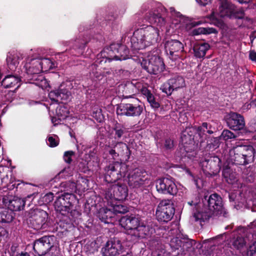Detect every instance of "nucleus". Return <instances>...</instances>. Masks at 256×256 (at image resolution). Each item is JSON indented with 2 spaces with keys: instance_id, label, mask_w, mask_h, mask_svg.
<instances>
[{
  "instance_id": "1",
  "label": "nucleus",
  "mask_w": 256,
  "mask_h": 256,
  "mask_svg": "<svg viewBox=\"0 0 256 256\" xmlns=\"http://www.w3.org/2000/svg\"><path fill=\"white\" fill-rule=\"evenodd\" d=\"M222 215L226 216L222 197L216 193L207 194L202 198V208L194 213L196 222L200 223L208 220L210 218Z\"/></svg>"
},
{
  "instance_id": "2",
  "label": "nucleus",
  "mask_w": 256,
  "mask_h": 256,
  "mask_svg": "<svg viewBox=\"0 0 256 256\" xmlns=\"http://www.w3.org/2000/svg\"><path fill=\"white\" fill-rule=\"evenodd\" d=\"M120 224L133 240L146 238L155 232L150 224H144L138 215H126L120 218Z\"/></svg>"
},
{
  "instance_id": "3",
  "label": "nucleus",
  "mask_w": 256,
  "mask_h": 256,
  "mask_svg": "<svg viewBox=\"0 0 256 256\" xmlns=\"http://www.w3.org/2000/svg\"><path fill=\"white\" fill-rule=\"evenodd\" d=\"M129 45L122 44H112L105 48L100 53L99 58L104 57L109 62L112 60H123L129 58L131 55L128 49Z\"/></svg>"
},
{
  "instance_id": "4",
  "label": "nucleus",
  "mask_w": 256,
  "mask_h": 256,
  "mask_svg": "<svg viewBox=\"0 0 256 256\" xmlns=\"http://www.w3.org/2000/svg\"><path fill=\"white\" fill-rule=\"evenodd\" d=\"M130 170V166L125 162H112L104 168V180L108 183L116 182L124 178Z\"/></svg>"
},
{
  "instance_id": "5",
  "label": "nucleus",
  "mask_w": 256,
  "mask_h": 256,
  "mask_svg": "<svg viewBox=\"0 0 256 256\" xmlns=\"http://www.w3.org/2000/svg\"><path fill=\"white\" fill-rule=\"evenodd\" d=\"M143 112V106L138 98H133L127 102H121L117 106L118 116L138 117Z\"/></svg>"
},
{
  "instance_id": "6",
  "label": "nucleus",
  "mask_w": 256,
  "mask_h": 256,
  "mask_svg": "<svg viewBox=\"0 0 256 256\" xmlns=\"http://www.w3.org/2000/svg\"><path fill=\"white\" fill-rule=\"evenodd\" d=\"M26 216L31 227L34 230H44L48 226V214L44 210L39 208H32L26 212Z\"/></svg>"
},
{
  "instance_id": "7",
  "label": "nucleus",
  "mask_w": 256,
  "mask_h": 256,
  "mask_svg": "<svg viewBox=\"0 0 256 256\" xmlns=\"http://www.w3.org/2000/svg\"><path fill=\"white\" fill-rule=\"evenodd\" d=\"M78 200L74 194L64 192L56 197L54 203L56 210L62 215L66 216Z\"/></svg>"
},
{
  "instance_id": "8",
  "label": "nucleus",
  "mask_w": 256,
  "mask_h": 256,
  "mask_svg": "<svg viewBox=\"0 0 256 256\" xmlns=\"http://www.w3.org/2000/svg\"><path fill=\"white\" fill-rule=\"evenodd\" d=\"M175 213V208L170 200L165 199L160 201L156 210V218L160 222L165 224L170 222Z\"/></svg>"
},
{
  "instance_id": "9",
  "label": "nucleus",
  "mask_w": 256,
  "mask_h": 256,
  "mask_svg": "<svg viewBox=\"0 0 256 256\" xmlns=\"http://www.w3.org/2000/svg\"><path fill=\"white\" fill-rule=\"evenodd\" d=\"M141 66L143 69L150 74H158L165 69L162 58L157 54L151 55L148 54L147 58L142 60Z\"/></svg>"
},
{
  "instance_id": "10",
  "label": "nucleus",
  "mask_w": 256,
  "mask_h": 256,
  "mask_svg": "<svg viewBox=\"0 0 256 256\" xmlns=\"http://www.w3.org/2000/svg\"><path fill=\"white\" fill-rule=\"evenodd\" d=\"M219 14L221 18L242 19L244 12L242 8H238L228 0H219Z\"/></svg>"
},
{
  "instance_id": "11",
  "label": "nucleus",
  "mask_w": 256,
  "mask_h": 256,
  "mask_svg": "<svg viewBox=\"0 0 256 256\" xmlns=\"http://www.w3.org/2000/svg\"><path fill=\"white\" fill-rule=\"evenodd\" d=\"M200 165L205 175L208 177H212L220 172L222 162L218 156H211L202 160Z\"/></svg>"
},
{
  "instance_id": "12",
  "label": "nucleus",
  "mask_w": 256,
  "mask_h": 256,
  "mask_svg": "<svg viewBox=\"0 0 256 256\" xmlns=\"http://www.w3.org/2000/svg\"><path fill=\"white\" fill-rule=\"evenodd\" d=\"M156 184V190L160 194L174 196L178 192L174 179L170 176L158 178Z\"/></svg>"
},
{
  "instance_id": "13",
  "label": "nucleus",
  "mask_w": 256,
  "mask_h": 256,
  "mask_svg": "<svg viewBox=\"0 0 256 256\" xmlns=\"http://www.w3.org/2000/svg\"><path fill=\"white\" fill-rule=\"evenodd\" d=\"M166 13V10L165 8L162 6H159L146 13V19L150 24L162 28L165 26L166 23L165 18Z\"/></svg>"
},
{
  "instance_id": "14",
  "label": "nucleus",
  "mask_w": 256,
  "mask_h": 256,
  "mask_svg": "<svg viewBox=\"0 0 256 256\" xmlns=\"http://www.w3.org/2000/svg\"><path fill=\"white\" fill-rule=\"evenodd\" d=\"M146 172L140 168H135L132 171L128 172V184L132 188L142 189L144 187L145 181L147 178H145Z\"/></svg>"
},
{
  "instance_id": "15",
  "label": "nucleus",
  "mask_w": 256,
  "mask_h": 256,
  "mask_svg": "<svg viewBox=\"0 0 256 256\" xmlns=\"http://www.w3.org/2000/svg\"><path fill=\"white\" fill-rule=\"evenodd\" d=\"M53 246V237L50 236H42L33 244V250L38 256L45 255Z\"/></svg>"
},
{
  "instance_id": "16",
  "label": "nucleus",
  "mask_w": 256,
  "mask_h": 256,
  "mask_svg": "<svg viewBox=\"0 0 256 256\" xmlns=\"http://www.w3.org/2000/svg\"><path fill=\"white\" fill-rule=\"evenodd\" d=\"M224 120L230 128L235 131L244 132L245 121L243 116L237 112H230L224 116Z\"/></svg>"
},
{
  "instance_id": "17",
  "label": "nucleus",
  "mask_w": 256,
  "mask_h": 256,
  "mask_svg": "<svg viewBox=\"0 0 256 256\" xmlns=\"http://www.w3.org/2000/svg\"><path fill=\"white\" fill-rule=\"evenodd\" d=\"M122 248L120 239L118 237L111 238L101 249L102 256H116L120 254Z\"/></svg>"
},
{
  "instance_id": "18",
  "label": "nucleus",
  "mask_w": 256,
  "mask_h": 256,
  "mask_svg": "<svg viewBox=\"0 0 256 256\" xmlns=\"http://www.w3.org/2000/svg\"><path fill=\"white\" fill-rule=\"evenodd\" d=\"M128 196V188L124 183L118 182L113 184L109 189L106 197L116 201H122Z\"/></svg>"
},
{
  "instance_id": "19",
  "label": "nucleus",
  "mask_w": 256,
  "mask_h": 256,
  "mask_svg": "<svg viewBox=\"0 0 256 256\" xmlns=\"http://www.w3.org/2000/svg\"><path fill=\"white\" fill-rule=\"evenodd\" d=\"M99 54H97L95 62L90 67V74L97 80H100L103 78L111 74V71L105 68H99L98 65L105 64L107 60L104 57L99 58Z\"/></svg>"
},
{
  "instance_id": "20",
  "label": "nucleus",
  "mask_w": 256,
  "mask_h": 256,
  "mask_svg": "<svg viewBox=\"0 0 256 256\" xmlns=\"http://www.w3.org/2000/svg\"><path fill=\"white\" fill-rule=\"evenodd\" d=\"M143 33L140 28L136 30L132 37L127 38V44L131 48L132 50H142L148 47Z\"/></svg>"
},
{
  "instance_id": "21",
  "label": "nucleus",
  "mask_w": 256,
  "mask_h": 256,
  "mask_svg": "<svg viewBox=\"0 0 256 256\" xmlns=\"http://www.w3.org/2000/svg\"><path fill=\"white\" fill-rule=\"evenodd\" d=\"M164 48L166 53L170 56L176 57L180 56L184 52V46L179 40L175 39H168L164 42Z\"/></svg>"
},
{
  "instance_id": "22",
  "label": "nucleus",
  "mask_w": 256,
  "mask_h": 256,
  "mask_svg": "<svg viewBox=\"0 0 256 256\" xmlns=\"http://www.w3.org/2000/svg\"><path fill=\"white\" fill-rule=\"evenodd\" d=\"M26 70L28 80H42V76L38 75L42 72V68L37 59L32 60L30 64H27L26 66Z\"/></svg>"
},
{
  "instance_id": "23",
  "label": "nucleus",
  "mask_w": 256,
  "mask_h": 256,
  "mask_svg": "<svg viewBox=\"0 0 256 256\" xmlns=\"http://www.w3.org/2000/svg\"><path fill=\"white\" fill-rule=\"evenodd\" d=\"M140 29L148 46L156 44L160 40V30L157 28L148 26Z\"/></svg>"
},
{
  "instance_id": "24",
  "label": "nucleus",
  "mask_w": 256,
  "mask_h": 256,
  "mask_svg": "<svg viewBox=\"0 0 256 256\" xmlns=\"http://www.w3.org/2000/svg\"><path fill=\"white\" fill-rule=\"evenodd\" d=\"M185 85L184 78L180 76H176L170 78L164 84L163 92L168 95H170L174 90L182 88Z\"/></svg>"
},
{
  "instance_id": "25",
  "label": "nucleus",
  "mask_w": 256,
  "mask_h": 256,
  "mask_svg": "<svg viewBox=\"0 0 256 256\" xmlns=\"http://www.w3.org/2000/svg\"><path fill=\"white\" fill-rule=\"evenodd\" d=\"M70 92L66 88H62L51 90L48 94L50 100L56 104L66 103L69 99Z\"/></svg>"
},
{
  "instance_id": "26",
  "label": "nucleus",
  "mask_w": 256,
  "mask_h": 256,
  "mask_svg": "<svg viewBox=\"0 0 256 256\" xmlns=\"http://www.w3.org/2000/svg\"><path fill=\"white\" fill-rule=\"evenodd\" d=\"M198 130L200 142L206 139L208 135L215 134L217 132V128L208 122H204L200 126H198Z\"/></svg>"
},
{
  "instance_id": "27",
  "label": "nucleus",
  "mask_w": 256,
  "mask_h": 256,
  "mask_svg": "<svg viewBox=\"0 0 256 256\" xmlns=\"http://www.w3.org/2000/svg\"><path fill=\"white\" fill-rule=\"evenodd\" d=\"M114 148L116 150L123 160L128 162L132 154V151L130 148L124 142L122 141H116L114 142Z\"/></svg>"
},
{
  "instance_id": "28",
  "label": "nucleus",
  "mask_w": 256,
  "mask_h": 256,
  "mask_svg": "<svg viewBox=\"0 0 256 256\" xmlns=\"http://www.w3.org/2000/svg\"><path fill=\"white\" fill-rule=\"evenodd\" d=\"M6 199L4 198V202L8 205V208L12 212L20 211L24 208L25 206V201L24 199L14 197L12 199H9L8 202H6Z\"/></svg>"
},
{
  "instance_id": "29",
  "label": "nucleus",
  "mask_w": 256,
  "mask_h": 256,
  "mask_svg": "<svg viewBox=\"0 0 256 256\" xmlns=\"http://www.w3.org/2000/svg\"><path fill=\"white\" fill-rule=\"evenodd\" d=\"M96 216L101 222L110 224L112 222L114 214L111 208L102 207L98 210Z\"/></svg>"
},
{
  "instance_id": "30",
  "label": "nucleus",
  "mask_w": 256,
  "mask_h": 256,
  "mask_svg": "<svg viewBox=\"0 0 256 256\" xmlns=\"http://www.w3.org/2000/svg\"><path fill=\"white\" fill-rule=\"evenodd\" d=\"M21 80L18 76L12 74H8L4 77L0 82L2 86L4 88H10L16 86L17 90L21 84Z\"/></svg>"
},
{
  "instance_id": "31",
  "label": "nucleus",
  "mask_w": 256,
  "mask_h": 256,
  "mask_svg": "<svg viewBox=\"0 0 256 256\" xmlns=\"http://www.w3.org/2000/svg\"><path fill=\"white\" fill-rule=\"evenodd\" d=\"M242 154L244 155L246 163L247 164L252 163L254 160V157L256 156V150L254 146L251 145L238 146Z\"/></svg>"
},
{
  "instance_id": "32",
  "label": "nucleus",
  "mask_w": 256,
  "mask_h": 256,
  "mask_svg": "<svg viewBox=\"0 0 256 256\" xmlns=\"http://www.w3.org/2000/svg\"><path fill=\"white\" fill-rule=\"evenodd\" d=\"M114 132V139L119 141L126 138V134L128 132L127 128L125 126L118 122H116L112 127Z\"/></svg>"
},
{
  "instance_id": "33",
  "label": "nucleus",
  "mask_w": 256,
  "mask_h": 256,
  "mask_svg": "<svg viewBox=\"0 0 256 256\" xmlns=\"http://www.w3.org/2000/svg\"><path fill=\"white\" fill-rule=\"evenodd\" d=\"M210 45L206 42L196 44L194 46L193 51L194 56L196 58H204L206 52L210 49Z\"/></svg>"
},
{
  "instance_id": "34",
  "label": "nucleus",
  "mask_w": 256,
  "mask_h": 256,
  "mask_svg": "<svg viewBox=\"0 0 256 256\" xmlns=\"http://www.w3.org/2000/svg\"><path fill=\"white\" fill-rule=\"evenodd\" d=\"M14 216V212L10 211L8 208H0V222L9 224L13 220Z\"/></svg>"
},
{
  "instance_id": "35",
  "label": "nucleus",
  "mask_w": 256,
  "mask_h": 256,
  "mask_svg": "<svg viewBox=\"0 0 256 256\" xmlns=\"http://www.w3.org/2000/svg\"><path fill=\"white\" fill-rule=\"evenodd\" d=\"M242 151L240 150L238 146L234 147V156L232 160L234 161L233 162L236 165H246V160L244 155L242 154Z\"/></svg>"
},
{
  "instance_id": "36",
  "label": "nucleus",
  "mask_w": 256,
  "mask_h": 256,
  "mask_svg": "<svg viewBox=\"0 0 256 256\" xmlns=\"http://www.w3.org/2000/svg\"><path fill=\"white\" fill-rule=\"evenodd\" d=\"M222 175L225 180L229 184H233L236 180V174L228 164L224 166Z\"/></svg>"
},
{
  "instance_id": "37",
  "label": "nucleus",
  "mask_w": 256,
  "mask_h": 256,
  "mask_svg": "<svg viewBox=\"0 0 256 256\" xmlns=\"http://www.w3.org/2000/svg\"><path fill=\"white\" fill-rule=\"evenodd\" d=\"M111 207L114 216L118 214H125L128 211V208L121 201H116L115 203H112Z\"/></svg>"
},
{
  "instance_id": "38",
  "label": "nucleus",
  "mask_w": 256,
  "mask_h": 256,
  "mask_svg": "<svg viewBox=\"0 0 256 256\" xmlns=\"http://www.w3.org/2000/svg\"><path fill=\"white\" fill-rule=\"evenodd\" d=\"M94 153L91 150L88 154L84 155V160L82 159L81 162L78 163V166L80 170H82L83 172L89 170V164L92 158L94 156Z\"/></svg>"
},
{
  "instance_id": "39",
  "label": "nucleus",
  "mask_w": 256,
  "mask_h": 256,
  "mask_svg": "<svg viewBox=\"0 0 256 256\" xmlns=\"http://www.w3.org/2000/svg\"><path fill=\"white\" fill-rule=\"evenodd\" d=\"M60 186L62 188H64V192H70L73 194L74 192H77V188L76 182L72 181H66L64 182H62ZM61 191L62 190L61 189Z\"/></svg>"
},
{
  "instance_id": "40",
  "label": "nucleus",
  "mask_w": 256,
  "mask_h": 256,
  "mask_svg": "<svg viewBox=\"0 0 256 256\" xmlns=\"http://www.w3.org/2000/svg\"><path fill=\"white\" fill-rule=\"evenodd\" d=\"M192 34L194 36H198L199 34H206L208 35L212 34H216L218 33V30L214 28H203L200 27L198 28H194L192 30Z\"/></svg>"
},
{
  "instance_id": "41",
  "label": "nucleus",
  "mask_w": 256,
  "mask_h": 256,
  "mask_svg": "<svg viewBox=\"0 0 256 256\" xmlns=\"http://www.w3.org/2000/svg\"><path fill=\"white\" fill-rule=\"evenodd\" d=\"M92 40L87 41L85 40H80L78 39L76 41V43L74 46V49L76 50V54H74L77 56L82 55L84 52V50L86 45L88 43L90 42Z\"/></svg>"
},
{
  "instance_id": "42",
  "label": "nucleus",
  "mask_w": 256,
  "mask_h": 256,
  "mask_svg": "<svg viewBox=\"0 0 256 256\" xmlns=\"http://www.w3.org/2000/svg\"><path fill=\"white\" fill-rule=\"evenodd\" d=\"M89 180L85 176H79L76 180V188L78 192H84L88 188Z\"/></svg>"
},
{
  "instance_id": "43",
  "label": "nucleus",
  "mask_w": 256,
  "mask_h": 256,
  "mask_svg": "<svg viewBox=\"0 0 256 256\" xmlns=\"http://www.w3.org/2000/svg\"><path fill=\"white\" fill-rule=\"evenodd\" d=\"M20 58L16 54L10 55L6 58V62L8 68L11 71H14L19 64Z\"/></svg>"
},
{
  "instance_id": "44",
  "label": "nucleus",
  "mask_w": 256,
  "mask_h": 256,
  "mask_svg": "<svg viewBox=\"0 0 256 256\" xmlns=\"http://www.w3.org/2000/svg\"><path fill=\"white\" fill-rule=\"evenodd\" d=\"M178 244H180V247L183 252L190 251L192 246L196 244V240L189 238H184L182 240H180Z\"/></svg>"
},
{
  "instance_id": "45",
  "label": "nucleus",
  "mask_w": 256,
  "mask_h": 256,
  "mask_svg": "<svg viewBox=\"0 0 256 256\" xmlns=\"http://www.w3.org/2000/svg\"><path fill=\"white\" fill-rule=\"evenodd\" d=\"M40 63L42 72H47L54 68V64L50 58L37 59Z\"/></svg>"
},
{
  "instance_id": "46",
  "label": "nucleus",
  "mask_w": 256,
  "mask_h": 256,
  "mask_svg": "<svg viewBox=\"0 0 256 256\" xmlns=\"http://www.w3.org/2000/svg\"><path fill=\"white\" fill-rule=\"evenodd\" d=\"M188 134H188V133L184 132V131L181 133L180 142L184 147H186V145L187 144L194 145L196 141L198 142V140H196L195 141L194 140V137H192V136H189Z\"/></svg>"
},
{
  "instance_id": "47",
  "label": "nucleus",
  "mask_w": 256,
  "mask_h": 256,
  "mask_svg": "<svg viewBox=\"0 0 256 256\" xmlns=\"http://www.w3.org/2000/svg\"><path fill=\"white\" fill-rule=\"evenodd\" d=\"M220 136L212 137L208 141V146L210 150H215L220 147L222 142Z\"/></svg>"
},
{
  "instance_id": "48",
  "label": "nucleus",
  "mask_w": 256,
  "mask_h": 256,
  "mask_svg": "<svg viewBox=\"0 0 256 256\" xmlns=\"http://www.w3.org/2000/svg\"><path fill=\"white\" fill-rule=\"evenodd\" d=\"M246 244L244 238L242 236H238L232 241V245L237 250H240Z\"/></svg>"
},
{
  "instance_id": "49",
  "label": "nucleus",
  "mask_w": 256,
  "mask_h": 256,
  "mask_svg": "<svg viewBox=\"0 0 256 256\" xmlns=\"http://www.w3.org/2000/svg\"><path fill=\"white\" fill-rule=\"evenodd\" d=\"M160 244L161 240L160 238L155 236L151 238L148 243V244L152 250L158 249Z\"/></svg>"
},
{
  "instance_id": "50",
  "label": "nucleus",
  "mask_w": 256,
  "mask_h": 256,
  "mask_svg": "<svg viewBox=\"0 0 256 256\" xmlns=\"http://www.w3.org/2000/svg\"><path fill=\"white\" fill-rule=\"evenodd\" d=\"M92 116L98 122L100 123L104 121V116L102 114V110L100 108H95L92 112Z\"/></svg>"
},
{
  "instance_id": "51",
  "label": "nucleus",
  "mask_w": 256,
  "mask_h": 256,
  "mask_svg": "<svg viewBox=\"0 0 256 256\" xmlns=\"http://www.w3.org/2000/svg\"><path fill=\"white\" fill-rule=\"evenodd\" d=\"M256 132V118L252 120L244 129L245 134H251Z\"/></svg>"
},
{
  "instance_id": "52",
  "label": "nucleus",
  "mask_w": 256,
  "mask_h": 256,
  "mask_svg": "<svg viewBox=\"0 0 256 256\" xmlns=\"http://www.w3.org/2000/svg\"><path fill=\"white\" fill-rule=\"evenodd\" d=\"M174 141L170 138H166L162 146V148L166 151H171L174 150Z\"/></svg>"
},
{
  "instance_id": "53",
  "label": "nucleus",
  "mask_w": 256,
  "mask_h": 256,
  "mask_svg": "<svg viewBox=\"0 0 256 256\" xmlns=\"http://www.w3.org/2000/svg\"><path fill=\"white\" fill-rule=\"evenodd\" d=\"M220 136L222 140L225 141L229 139L234 138L236 137V136L228 130H224Z\"/></svg>"
},
{
  "instance_id": "54",
  "label": "nucleus",
  "mask_w": 256,
  "mask_h": 256,
  "mask_svg": "<svg viewBox=\"0 0 256 256\" xmlns=\"http://www.w3.org/2000/svg\"><path fill=\"white\" fill-rule=\"evenodd\" d=\"M256 254V241L253 242L249 245L244 256H253Z\"/></svg>"
},
{
  "instance_id": "55",
  "label": "nucleus",
  "mask_w": 256,
  "mask_h": 256,
  "mask_svg": "<svg viewBox=\"0 0 256 256\" xmlns=\"http://www.w3.org/2000/svg\"><path fill=\"white\" fill-rule=\"evenodd\" d=\"M136 88L135 86L132 83H130L126 85L124 88V92L126 94H130L128 96H126V98H128L130 97V94L132 95H134L135 92H136Z\"/></svg>"
},
{
  "instance_id": "56",
  "label": "nucleus",
  "mask_w": 256,
  "mask_h": 256,
  "mask_svg": "<svg viewBox=\"0 0 256 256\" xmlns=\"http://www.w3.org/2000/svg\"><path fill=\"white\" fill-rule=\"evenodd\" d=\"M242 178L246 182L252 183L254 180V176L253 172H248V170L244 171L242 173Z\"/></svg>"
},
{
  "instance_id": "57",
  "label": "nucleus",
  "mask_w": 256,
  "mask_h": 256,
  "mask_svg": "<svg viewBox=\"0 0 256 256\" xmlns=\"http://www.w3.org/2000/svg\"><path fill=\"white\" fill-rule=\"evenodd\" d=\"M75 152L72 150H68L64 152L63 156L64 161L68 164H70L72 162V157L74 156Z\"/></svg>"
},
{
  "instance_id": "58",
  "label": "nucleus",
  "mask_w": 256,
  "mask_h": 256,
  "mask_svg": "<svg viewBox=\"0 0 256 256\" xmlns=\"http://www.w3.org/2000/svg\"><path fill=\"white\" fill-rule=\"evenodd\" d=\"M184 132H186L188 133V134H189V136H192V137H194H194L196 136V134L198 135V126H194L192 127H188L186 128L184 130Z\"/></svg>"
},
{
  "instance_id": "59",
  "label": "nucleus",
  "mask_w": 256,
  "mask_h": 256,
  "mask_svg": "<svg viewBox=\"0 0 256 256\" xmlns=\"http://www.w3.org/2000/svg\"><path fill=\"white\" fill-rule=\"evenodd\" d=\"M108 148L107 150L110 156H112V159L116 160L117 158L119 157L116 148H114V144L112 145V146H108Z\"/></svg>"
},
{
  "instance_id": "60",
  "label": "nucleus",
  "mask_w": 256,
  "mask_h": 256,
  "mask_svg": "<svg viewBox=\"0 0 256 256\" xmlns=\"http://www.w3.org/2000/svg\"><path fill=\"white\" fill-rule=\"evenodd\" d=\"M146 98L148 102L153 108H158L160 106V104L156 101L155 98L152 94L148 96Z\"/></svg>"
},
{
  "instance_id": "61",
  "label": "nucleus",
  "mask_w": 256,
  "mask_h": 256,
  "mask_svg": "<svg viewBox=\"0 0 256 256\" xmlns=\"http://www.w3.org/2000/svg\"><path fill=\"white\" fill-rule=\"evenodd\" d=\"M81 214V213L78 210L74 209V206H72L71 210H70V213L67 215L68 216H71L72 220H75L76 218H78Z\"/></svg>"
},
{
  "instance_id": "62",
  "label": "nucleus",
  "mask_w": 256,
  "mask_h": 256,
  "mask_svg": "<svg viewBox=\"0 0 256 256\" xmlns=\"http://www.w3.org/2000/svg\"><path fill=\"white\" fill-rule=\"evenodd\" d=\"M95 207L96 202H93L92 200H86L84 205L85 211L87 212V210H88V212H90L92 210V208H95Z\"/></svg>"
},
{
  "instance_id": "63",
  "label": "nucleus",
  "mask_w": 256,
  "mask_h": 256,
  "mask_svg": "<svg viewBox=\"0 0 256 256\" xmlns=\"http://www.w3.org/2000/svg\"><path fill=\"white\" fill-rule=\"evenodd\" d=\"M54 194L52 192H48L42 198V202L45 204H48L54 200Z\"/></svg>"
},
{
  "instance_id": "64",
  "label": "nucleus",
  "mask_w": 256,
  "mask_h": 256,
  "mask_svg": "<svg viewBox=\"0 0 256 256\" xmlns=\"http://www.w3.org/2000/svg\"><path fill=\"white\" fill-rule=\"evenodd\" d=\"M48 140L49 142L48 146L51 148H54L58 146L59 142L58 140H56L52 136H49L48 138Z\"/></svg>"
}]
</instances>
